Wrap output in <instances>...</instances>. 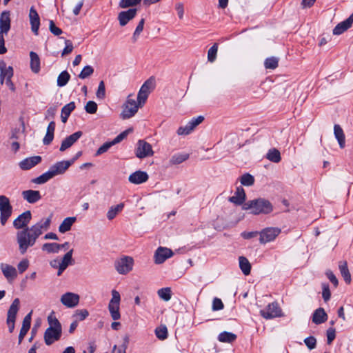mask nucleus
Instances as JSON below:
<instances>
[{
	"label": "nucleus",
	"instance_id": "obj_10",
	"mask_svg": "<svg viewBox=\"0 0 353 353\" xmlns=\"http://www.w3.org/2000/svg\"><path fill=\"white\" fill-rule=\"evenodd\" d=\"M261 315L266 319H270L281 316V310L276 302L270 303L265 309L260 311Z\"/></svg>",
	"mask_w": 353,
	"mask_h": 353
},
{
	"label": "nucleus",
	"instance_id": "obj_23",
	"mask_svg": "<svg viewBox=\"0 0 353 353\" xmlns=\"http://www.w3.org/2000/svg\"><path fill=\"white\" fill-rule=\"evenodd\" d=\"M353 23V13L345 21L338 23L333 30L334 35H339L349 29Z\"/></svg>",
	"mask_w": 353,
	"mask_h": 353
},
{
	"label": "nucleus",
	"instance_id": "obj_44",
	"mask_svg": "<svg viewBox=\"0 0 353 353\" xmlns=\"http://www.w3.org/2000/svg\"><path fill=\"white\" fill-rule=\"evenodd\" d=\"M42 250L48 253H57L59 251V243H46L42 245Z\"/></svg>",
	"mask_w": 353,
	"mask_h": 353
},
{
	"label": "nucleus",
	"instance_id": "obj_20",
	"mask_svg": "<svg viewBox=\"0 0 353 353\" xmlns=\"http://www.w3.org/2000/svg\"><path fill=\"white\" fill-rule=\"evenodd\" d=\"M41 161L40 156H34L26 158L19 162V167L23 170H28L37 165Z\"/></svg>",
	"mask_w": 353,
	"mask_h": 353
},
{
	"label": "nucleus",
	"instance_id": "obj_46",
	"mask_svg": "<svg viewBox=\"0 0 353 353\" xmlns=\"http://www.w3.org/2000/svg\"><path fill=\"white\" fill-rule=\"evenodd\" d=\"M218 43H214L213 46L208 51V60L210 63H213L216 59L218 52Z\"/></svg>",
	"mask_w": 353,
	"mask_h": 353
},
{
	"label": "nucleus",
	"instance_id": "obj_12",
	"mask_svg": "<svg viewBox=\"0 0 353 353\" xmlns=\"http://www.w3.org/2000/svg\"><path fill=\"white\" fill-rule=\"evenodd\" d=\"M60 301L67 307H74L79 302V296L72 292H66L61 296Z\"/></svg>",
	"mask_w": 353,
	"mask_h": 353
},
{
	"label": "nucleus",
	"instance_id": "obj_3",
	"mask_svg": "<svg viewBox=\"0 0 353 353\" xmlns=\"http://www.w3.org/2000/svg\"><path fill=\"white\" fill-rule=\"evenodd\" d=\"M155 87V79L154 77H150L141 85L137 95V100L139 105H143L146 102L149 94Z\"/></svg>",
	"mask_w": 353,
	"mask_h": 353
},
{
	"label": "nucleus",
	"instance_id": "obj_53",
	"mask_svg": "<svg viewBox=\"0 0 353 353\" xmlns=\"http://www.w3.org/2000/svg\"><path fill=\"white\" fill-rule=\"evenodd\" d=\"M98 105L96 102L93 101H89L85 105V110L88 114H94L97 112Z\"/></svg>",
	"mask_w": 353,
	"mask_h": 353
},
{
	"label": "nucleus",
	"instance_id": "obj_1",
	"mask_svg": "<svg viewBox=\"0 0 353 353\" xmlns=\"http://www.w3.org/2000/svg\"><path fill=\"white\" fill-rule=\"evenodd\" d=\"M42 234L41 230L34 224L17 232L16 239L19 245V250L24 254L28 248L34 245L38 237Z\"/></svg>",
	"mask_w": 353,
	"mask_h": 353
},
{
	"label": "nucleus",
	"instance_id": "obj_43",
	"mask_svg": "<svg viewBox=\"0 0 353 353\" xmlns=\"http://www.w3.org/2000/svg\"><path fill=\"white\" fill-rule=\"evenodd\" d=\"M279 65V59L275 57L267 58L264 61V66L266 69L274 70Z\"/></svg>",
	"mask_w": 353,
	"mask_h": 353
},
{
	"label": "nucleus",
	"instance_id": "obj_57",
	"mask_svg": "<svg viewBox=\"0 0 353 353\" xmlns=\"http://www.w3.org/2000/svg\"><path fill=\"white\" fill-rule=\"evenodd\" d=\"M304 343L309 350H313L316 346V339L314 336H308L304 339Z\"/></svg>",
	"mask_w": 353,
	"mask_h": 353
},
{
	"label": "nucleus",
	"instance_id": "obj_33",
	"mask_svg": "<svg viewBox=\"0 0 353 353\" xmlns=\"http://www.w3.org/2000/svg\"><path fill=\"white\" fill-rule=\"evenodd\" d=\"M77 218L74 216L67 217L64 219L62 223L59 226V231L61 233H65L71 229L72 225L76 221Z\"/></svg>",
	"mask_w": 353,
	"mask_h": 353
},
{
	"label": "nucleus",
	"instance_id": "obj_30",
	"mask_svg": "<svg viewBox=\"0 0 353 353\" xmlns=\"http://www.w3.org/2000/svg\"><path fill=\"white\" fill-rule=\"evenodd\" d=\"M20 301L16 298L10 305L7 314V320H16V316L19 309Z\"/></svg>",
	"mask_w": 353,
	"mask_h": 353
},
{
	"label": "nucleus",
	"instance_id": "obj_32",
	"mask_svg": "<svg viewBox=\"0 0 353 353\" xmlns=\"http://www.w3.org/2000/svg\"><path fill=\"white\" fill-rule=\"evenodd\" d=\"M339 268L341 276L344 281L350 284L351 283V274L347 268V263L345 261H340L339 263Z\"/></svg>",
	"mask_w": 353,
	"mask_h": 353
},
{
	"label": "nucleus",
	"instance_id": "obj_45",
	"mask_svg": "<svg viewBox=\"0 0 353 353\" xmlns=\"http://www.w3.org/2000/svg\"><path fill=\"white\" fill-rule=\"evenodd\" d=\"M159 296L165 301H168L171 299L172 292L170 288H164L158 290Z\"/></svg>",
	"mask_w": 353,
	"mask_h": 353
},
{
	"label": "nucleus",
	"instance_id": "obj_54",
	"mask_svg": "<svg viewBox=\"0 0 353 353\" xmlns=\"http://www.w3.org/2000/svg\"><path fill=\"white\" fill-rule=\"evenodd\" d=\"M96 96L99 99H103L105 97V88L103 81L99 82Z\"/></svg>",
	"mask_w": 353,
	"mask_h": 353
},
{
	"label": "nucleus",
	"instance_id": "obj_40",
	"mask_svg": "<svg viewBox=\"0 0 353 353\" xmlns=\"http://www.w3.org/2000/svg\"><path fill=\"white\" fill-rule=\"evenodd\" d=\"M48 322L49 323V327H52L54 330L62 332V327L59 320L54 316V312L51 313L48 317Z\"/></svg>",
	"mask_w": 353,
	"mask_h": 353
},
{
	"label": "nucleus",
	"instance_id": "obj_58",
	"mask_svg": "<svg viewBox=\"0 0 353 353\" xmlns=\"http://www.w3.org/2000/svg\"><path fill=\"white\" fill-rule=\"evenodd\" d=\"M322 289H323V292H322L323 299L325 302H327V301L330 300V296H331L329 285L327 283H322Z\"/></svg>",
	"mask_w": 353,
	"mask_h": 353
},
{
	"label": "nucleus",
	"instance_id": "obj_26",
	"mask_svg": "<svg viewBox=\"0 0 353 353\" xmlns=\"http://www.w3.org/2000/svg\"><path fill=\"white\" fill-rule=\"evenodd\" d=\"M0 81L3 84L4 79H10L13 77V68L12 66H6V63L3 61H0Z\"/></svg>",
	"mask_w": 353,
	"mask_h": 353
},
{
	"label": "nucleus",
	"instance_id": "obj_34",
	"mask_svg": "<svg viewBox=\"0 0 353 353\" xmlns=\"http://www.w3.org/2000/svg\"><path fill=\"white\" fill-rule=\"evenodd\" d=\"M30 68L33 72L38 73L40 70V59L34 52H30Z\"/></svg>",
	"mask_w": 353,
	"mask_h": 353
},
{
	"label": "nucleus",
	"instance_id": "obj_48",
	"mask_svg": "<svg viewBox=\"0 0 353 353\" xmlns=\"http://www.w3.org/2000/svg\"><path fill=\"white\" fill-rule=\"evenodd\" d=\"M241 183L245 186H251L254 183V178L249 173L243 174L241 177Z\"/></svg>",
	"mask_w": 353,
	"mask_h": 353
},
{
	"label": "nucleus",
	"instance_id": "obj_37",
	"mask_svg": "<svg viewBox=\"0 0 353 353\" xmlns=\"http://www.w3.org/2000/svg\"><path fill=\"white\" fill-rule=\"evenodd\" d=\"M266 158L272 162L279 163L281 159V153L277 149L272 148L268 152Z\"/></svg>",
	"mask_w": 353,
	"mask_h": 353
},
{
	"label": "nucleus",
	"instance_id": "obj_55",
	"mask_svg": "<svg viewBox=\"0 0 353 353\" xmlns=\"http://www.w3.org/2000/svg\"><path fill=\"white\" fill-rule=\"evenodd\" d=\"M75 103L72 101L65 105L61 109L62 114L70 116L71 112L75 109Z\"/></svg>",
	"mask_w": 353,
	"mask_h": 353
},
{
	"label": "nucleus",
	"instance_id": "obj_2",
	"mask_svg": "<svg viewBox=\"0 0 353 353\" xmlns=\"http://www.w3.org/2000/svg\"><path fill=\"white\" fill-rule=\"evenodd\" d=\"M244 210H251V213L255 215L260 214H269L273 210L271 203L262 198H259L245 202L242 207Z\"/></svg>",
	"mask_w": 353,
	"mask_h": 353
},
{
	"label": "nucleus",
	"instance_id": "obj_14",
	"mask_svg": "<svg viewBox=\"0 0 353 353\" xmlns=\"http://www.w3.org/2000/svg\"><path fill=\"white\" fill-rule=\"evenodd\" d=\"M0 269L8 283L12 282L17 277V269L10 264L1 263Z\"/></svg>",
	"mask_w": 353,
	"mask_h": 353
},
{
	"label": "nucleus",
	"instance_id": "obj_47",
	"mask_svg": "<svg viewBox=\"0 0 353 353\" xmlns=\"http://www.w3.org/2000/svg\"><path fill=\"white\" fill-rule=\"evenodd\" d=\"M144 23H145V19H141L133 33V35L132 37L133 43H135L137 41V39H139V35L141 34V32L143 30Z\"/></svg>",
	"mask_w": 353,
	"mask_h": 353
},
{
	"label": "nucleus",
	"instance_id": "obj_15",
	"mask_svg": "<svg viewBox=\"0 0 353 353\" xmlns=\"http://www.w3.org/2000/svg\"><path fill=\"white\" fill-rule=\"evenodd\" d=\"M72 165V162L68 161H61L57 162L50 166L49 170L52 173L53 177L57 175L63 174Z\"/></svg>",
	"mask_w": 353,
	"mask_h": 353
},
{
	"label": "nucleus",
	"instance_id": "obj_63",
	"mask_svg": "<svg viewBox=\"0 0 353 353\" xmlns=\"http://www.w3.org/2000/svg\"><path fill=\"white\" fill-rule=\"evenodd\" d=\"M132 129H128L125 131H123V132H121V134H119L118 136H117L113 140V143L115 144L121 142L123 139H125L127 135L128 134V133L130 132H132Z\"/></svg>",
	"mask_w": 353,
	"mask_h": 353
},
{
	"label": "nucleus",
	"instance_id": "obj_25",
	"mask_svg": "<svg viewBox=\"0 0 353 353\" xmlns=\"http://www.w3.org/2000/svg\"><path fill=\"white\" fill-rule=\"evenodd\" d=\"M22 197L29 203H35L41 199L40 192L38 190H24L21 193Z\"/></svg>",
	"mask_w": 353,
	"mask_h": 353
},
{
	"label": "nucleus",
	"instance_id": "obj_29",
	"mask_svg": "<svg viewBox=\"0 0 353 353\" xmlns=\"http://www.w3.org/2000/svg\"><path fill=\"white\" fill-rule=\"evenodd\" d=\"M327 319V315L323 308L319 307L316 309L312 316V322L315 324H321Z\"/></svg>",
	"mask_w": 353,
	"mask_h": 353
},
{
	"label": "nucleus",
	"instance_id": "obj_61",
	"mask_svg": "<svg viewBox=\"0 0 353 353\" xmlns=\"http://www.w3.org/2000/svg\"><path fill=\"white\" fill-rule=\"evenodd\" d=\"M65 48L62 51V53H61V56L63 57V56H65L70 53H71L73 50V45H72V43L70 40H65Z\"/></svg>",
	"mask_w": 353,
	"mask_h": 353
},
{
	"label": "nucleus",
	"instance_id": "obj_39",
	"mask_svg": "<svg viewBox=\"0 0 353 353\" xmlns=\"http://www.w3.org/2000/svg\"><path fill=\"white\" fill-rule=\"evenodd\" d=\"M53 178V176L50 171L48 170L45 173L42 174L39 176L34 178L32 180V182L36 184H43Z\"/></svg>",
	"mask_w": 353,
	"mask_h": 353
},
{
	"label": "nucleus",
	"instance_id": "obj_9",
	"mask_svg": "<svg viewBox=\"0 0 353 353\" xmlns=\"http://www.w3.org/2000/svg\"><path fill=\"white\" fill-rule=\"evenodd\" d=\"M154 154L152 145L144 140H139L135 149V155L139 159L152 157Z\"/></svg>",
	"mask_w": 353,
	"mask_h": 353
},
{
	"label": "nucleus",
	"instance_id": "obj_22",
	"mask_svg": "<svg viewBox=\"0 0 353 353\" xmlns=\"http://www.w3.org/2000/svg\"><path fill=\"white\" fill-rule=\"evenodd\" d=\"M148 174L146 172L138 170L131 174L128 180L133 184H141L148 180Z\"/></svg>",
	"mask_w": 353,
	"mask_h": 353
},
{
	"label": "nucleus",
	"instance_id": "obj_19",
	"mask_svg": "<svg viewBox=\"0 0 353 353\" xmlns=\"http://www.w3.org/2000/svg\"><path fill=\"white\" fill-rule=\"evenodd\" d=\"M82 136L81 131H77L67 137L63 140L59 150L63 152L70 148Z\"/></svg>",
	"mask_w": 353,
	"mask_h": 353
},
{
	"label": "nucleus",
	"instance_id": "obj_62",
	"mask_svg": "<svg viewBox=\"0 0 353 353\" xmlns=\"http://www.w3.org/2000/svg\"><path fill=\"white\" fill-rule=\"evenodd\" d=\"M49 29L50 31L56 36H59L62 33V30L55 26L52 20H50L49 22Z\"/></svg>",
	"mask_w": 353,
	"mask_h": 353
},
{
	"label": "nucleus",
	"instance_id": "obj_50",
	"mask_svg": "<svg viewBox=\"0 0 353 353\" xmlns=\"http://www.w3.org/2000/svg\"><path fill=\"white\" fill-rule=\"evenodd\" d=\"M141 0H120L119 6L121 8H127L137 6L141 3Z\"/></svg>",
	"mask_w": 353,
	"mask_h": 353
},
{
	"label": "nucleus",
	"instance_id": "obj_8",
	"mask_svg": "<svg viewBox=\"0 0 353 353\" xmlns=\"http://www.w3.org/2000/svg\"><path fill=\"white\" fill-rule=\"evenodd\" d=\"M281 233V229L276 227L264 228L259 232V241L261 244H265L274 241Z\"/></svg>",
	"mask_w": 353,
	"mask_h": 353
},
{
	"label": "nucleus",
	"instance_id": "obj_18",
	"mask_svg": "<svg viewBox=\"0 0 353 353\" xmlns=\"http://www.w3.org/2000/svg\"><path fill=\"white\" fill-rule=\"evenodd\" d=\"M137 12V8H130L126 11L119 12L118 14V20L120 26H125L130 20L135 17Z\"/></svg>",
	"mask_w": 353,
	"mask_h": 353
},
{
	"label": "nucleus",
	"instance_id": "obj_4",
	"mask_svg": "<svg viewBox=\"0 0 353 353\" xmlns=\"http://www.w3.org/2000/svg\"><path fill=\"white\" fill-rule=\"evenodd\" d=\"M132 94L128 95L126 101L123 105V110L120 114L122 119H128L132 117L138 111L139 107V102L137 103L134 99H130Z\"/></svg>",
	"mask_w": 353,
	"mask_h": 353
},
{
	"label": "nucleus",
	"instance_id": "obj_51",
	"mask_svg": "<svg viewBox=\"0 0 353 353\" xmlns=\"http://www.w3.org/2000/svg\"><path fill=\"white\" fill-rule=\"evenodd\" d=\"M155 334L158 339L164 340L168 337V330L165 326H160L156 328Z\"/></svg>",
	"mask_w": 353,
	"mask_h": 353
},
{
	"label": "nucleus",
	"instance_id": "obj_11",
	"mask_svg": "<svg viewBox=\"0 0 353 353\" xmlns=\"http://www.w3.org/2000/svg\"><path fill=\"white\" fill-rule=\"evenodd\" d=\"M204 117L199 116L196 118H193L185 126H181L177 130L179 135L189 134L198 125L203 122Z\"/></svg>",
	"mask_w": 353,
	"mask_h": 353
},
{
	"label": "nucleus",
	"instance_id": "obj_24",
	"mask_svg": "<svg viewBox=\"0 0 353 353\" xmlns=\"http://www.w3.org/2000/svg\"><path fill=\"white\" fill-rule=\"evenodd\" d=\"M29 17L31 24V30L36 35H37L40 26V19L37 12L33 7L30 10Z\"/></svg>",
	"mask_w": 353,
	"mask_h": 353
},
{
	"label": "nucleus",
	"instance_id": "obj_13",
	"mask_svg": "<svg viewBox=\"0 0 353 353\" xmlns=\"http://www.w3.org/2000/svg\"><path fill=\"white\" fill-rule=\"evenodd\" d=\"M32 219V214L30 210H27L21 214L13 221V225L16 229H25L28 228V224Z\"/></svg>",
	"mask_w": 353,
	"mask_h": 353
},
{
	"label": "nucleus",
	"instance_id": "obj_6",
	"mask_svg": "<svg viewBox=\"0 0 353 353\" xmlns=\"http://www.w3.org/2000/svg\"><path fill=\"white\" fill-rule=\"evenodd\" d=\"M121 296L119 292L115 290H112V299L108 304V310L113 320H118L121 318L119 312V305Z\"/></svg>",
	"mask_w": 353,
	"mask_h": 353
},
{
	"label": "nucleus",
	"instance_id": "obj_59",
	"mask_svg": "<svg viewBox=\"0 0 353 353\" xmlns=\"http://www.w3.org/2000/svg\"><path fill=\"white\" fill-rule=\"evenodd\" d=\"M89 315V312L87 310H76L74 316L77 317L78 321L84 320Z\"/></svg>",
	"mask_w": 353,
	"mask_h": 353
},
{
	"label": "nucleus",
	"instance_id": "obj_16",
	"mask_svg": "<svg viewBox=\"0 0 353 353\" xmlns=\"http://www.w3.org/2000/svg\"><path fill=\"white\" fill-rule=\"evenodd\" d=\"M173 252L167 248L159 247L154 253V262L157 264L163 263L166 259L171 257Z\"/></svg>",
	"mask_w": 353,
	"mask_h": 353
},
{
	"label": "nucleus",
	"instance_id": "obj_5",
	"mask_svg": "<svg viewBox=\"0 0 353 353\" xmlns=\"http://www.w3.org/2000/svg\"><path fill=\"white\" fill-rule=\"evenodd\" d=\"M12 213V206L10 204L9 199L4 196H0V222L2 225H5L8 219Z\"/></svg>",
	"mask_w": 353,
	"mask_h": 353
},
{
	"label": "nucleus",
	"instance_id": "obj_41",
	"mask_svg": "<svg viewBox=\"0 0 353 353\" xmlns=\"http://www.w3.org/2000/svg\"><path fill=\"white\" fill-rule=\"evenodd\" d=\"M189 158L188 154H176L172 156L170 159L171 165H177L183 163Z\"/></svg>",
	"mask_w": 353,
	"mask_h": 353
},
{
	"label": "nucleus",
	"instance_id": "obj_31",
	"mask_svg": "<svg viewBox=\"0 0 353 353\" xmlns=\"http://www.w3.org/2000/svg\"><path fill=\"white\" fill-rule=\"evenodd\" d=\"M334 134L335 136V138L338 141L340 148H344L345 145V134H344L343 129L338 124H335L334 125Z\"/></svg>",
	"mask_w": 353,
	"mask_h": 353
},
{
	"label": "nucleus",
	"instance_id": "obj_21",
	"mask_svg": "<svg viewBox=\"0 0 353 353\" xmlns=\"http://www.w3.org/2000/svg\"><path fill=\"white\" fill-rule=\"evenodd\" d=\"M10 11H3L0 16V32L6 34L10 29Z\"/></svg>",
	"mask_w": 353,
	"mask_h": 353
},
{
	"label": "nucleus",
	"instance_id": "obj_56",
	"mask_svg": "<svg viewBox=\"0 0 353 353\" xmlns=\"http://www.w3.org/2000/svg\"><path fill=\"white\" fill-rule=\"evenodd\" d=\"M114 145V143H113L112 141L110 142H105L101 147L99 148L96 152V155L98 156L103 154L104 152H107Z\"/></svg>",
	"mask_w": 353,
	"mask_h": 353
},
{
	"label": "nucleus",
	"instance_id": "obj_35",
	"mask_svg": "<svg viewBox=\"0 0 353 353\" xmlns=\"http://www.w3.org/2000/svg\"><path fill=\"white\" fill-rule=\"evenodd\" d=\"M124 208V203H121L117 205L111 206L107 212L108 220H112L116 216L122 211Z\"/></svg>",
	"mask_w": 353,
	"mask_h": 353
},
{
	"label": "nucleus",
	"instance_id": "obj_52",
	"mask_svg": "<svg viewBox=\"0 0 353 353\" xmlns=\"http://www.w3.org/2000/svg\"><path fill=\"white\" fill-rule=\"evenodd\" d=\"M52 215H50L48 218H47L44 221L41 220L38 222L35 225L39 228L40 230L43 232V231H46L49 229L50 223H51Z\"/></svg>",
	"mask_w": 353,
	"mask_h": 353
},
{
	"label": "nucleus",
	"instance_id": "obj_64",
	"mask_svg": "<svg viewBox=\"0 0 353 353\" xmlns=\"http://www.w3.org/2000/svg\"><path fill=\"white\" fill-rule=\"evenodd\" d=\"M224 305L222 301L219 298H214L212 301V310L214 311L220 310L223 308Z\"/></svg>",
	"mask_w": 353,
	"mask_h": 353
},
{
	"label": "nucleus",
	"instance_id": "obj_27",
	"mask_svg": "<svg viewBox=\"0 0 353 353\" xmlns=\"http://www.w3.org/2000/svg\"><path fill=\"white\" fill-rule=\"evenodd\" d=\"M245 192L242 187H238L235 195L229 198V201L236 205H240L244 204L245 201Z\"/></svg>",
	"mask_w": 353,
	"mask_h": 353
},
{
	"label": "nucleus",
	"instance_id": "obj_60",
	"mask_svg": "<svg viewBox=\"0 0 353 353\" xmlns=\"http://www.w3.org/2000/svg\"><path fill=\"white\" fill-rule=\"evenodd\" d=\"M29 266V261L28 259H23L17 265V270L20 274L23 273Z\"/></svg>",
	"mask_w": 353,
	"mask_h": 353
},
{
	"label": "nucleus",
	"instance_id": "obj_42",
	"mask_svg": "<svg viewBox=\"0 0 353 353\" xmlns=\"http://www.w3.org/2000/svg\"><path fill=\"white\" fill-rule=\"evenodd\" d=\"M70 79V75L66 70L61 72L57 77V85L59 87L65 86L68 83Z\"/></svg>",
	"mask_w": 353,
	"mask_h": 353
},
{
	"label": "nucleus",
	"instance_id": "obj_38",
	"mask_svg": "<svg viewBox=\"0 0 353 353\" xmlns=\"http://www.w3.org/2000/svg\"><path fill=\"white\" fill-rule=\"evenodd\" d=\"M239 266L245 275H248L250 273L251 265L249 261L245 257H239Z\"/></svg>",
	"mask_w": 353,
	"mask_h": 353
},
{
	"label": "nucleus",
	"instance_id": "obj_17",
	"mask_svg": "<svg viewBox=\"0 0 353 353\" xmlns=\"http://www.w3.org/2000/svg\"><path fill=\"white\" fill-rule=\"evenodd\" d=\"M62 332L48 327L44 333V341L47 345H50L57 341H59L61 336Z\"/></svg>",
	"mask_w": 353,
	"mask_h": 353
},
{
	"label": "nucleus",
	"instance_id": "obj_36",
	"mask_svg": "<svg viewBox=\"0 0 353 353\" xmlns=\"http://www.w3.org/2000/svg\"><path fill=\"white\" fill-rule=\"evenodd\" d=\"M218 339L222 343H232L236 339V335L232 332H223L219 334Z\"/></svg>",
	"mask_w": 353,
	"mask_h": 353
},
{
	"label": "nucleus",
	"instance_id": "obj_7",
	"mask_svg": "<svg viewBox=\"0 0 353 353\" xmlns=\"http://www.w3.org/2000/svg\"><path fill=\"white\" fill-rule=\"evenodd\" d=\"M134 260L130 256H123L114 262L116 270L120 274H126L132 270Z\"/></svg>",
	"mask_w": 353,
	"mask_h": 353
},
{
	"label": "nucleus",
	"instance_id": "obj_28",
	"mask_svg": "<svg viewBox=\"0 0 353 353\" xmlns=\"http://www.w3.org/2000/svg\"><path fill=\"white\" fill-rule=\"evenodd\" d=\"M73 250L68 251L63 257L61 262L59 264V270L57 275L60 276L62 272L67 268L72 260Z\"/></svg>",
	"mask_w": 353,
	"mask_h": 353
},
{
	"label": "nucleus",
	"instance_id": "obj_49",
	"mask_svg": "<svg viewBox=\"0 0 353 353\" xmlns=\"http://www.w3.org/2000/svg\"><path fill=\"white\" fill-rule=\"evenodd\" d=\"M94 73V68L90 65L85 66L79 74V78L85 79L90 77Z\"/></svg>",
	"mask_w": 353,
	"mask_h": 353
}]
</instances>
